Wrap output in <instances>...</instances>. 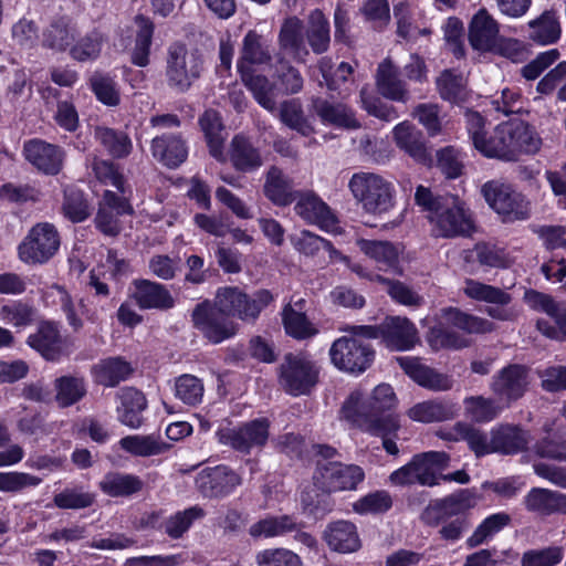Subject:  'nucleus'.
<instances>
[{
    "label": "nucleus",
    "instance_id": "nucleus-61",
    "mask_svg": "<svg viewBox=\"0 0 566 566\" xmlns=\"http://www.w3.org/2000/svg\"><path fill=\"white\" fill-rule=\"evenodd\" d=\"M103 43V34L97 30H93L70 46V55L78 62L95 60L101 54Z\"/></svg>",
    "mask_w": 566,
    "mask_h": 566
},
{
    "label": "nucleus",
    "instance_id": "nucleus-41",
    "mask_svg": "<svg viewBox=\"0 0 566 566\" xmlns=\"http://www.w3.org/2000/svg\"><path fill=\"white\" fill-rule=\"evenodd\" d=\"M77 34L76 27L67 17L53 19L43 31V45L59 52L71 46Z\"/></svg>",
    "mask_w": 566,
    "mask_h": 566
},
{
    "label": "nucleus",
    "instance_id": "nucleus-21",
    "mask_svg": "<svg viewBox=\"0 0 566 566\" xmlns=\"http://www.w3.org/2000/svg\"><path fill=\"white\" fill-rule=\"evenodd\" d=\"M294 211L304 221L316 224L326 231H334L337 227V218L315 192H298L295 199Z\"/></svg>",
    "mask_w": 566,
    "mask_h": 566
},
{
    "label": "nucleus",
    "instance_id": "nucleus-35",
    "mask_svg": "<svg viewBox=\"0 0 566 566\" xmlns=\"http://www.w3.org/2000/svg\"><path fill=\"white\" fill-rule=\"evenodd\" d=\"M528 512L548 516L566 513V494L543 488H533L524 497Z\"/></svg>",
    "mask_w": 566,
    "mask_h": 566
},
{
    "label": "nucleus",
    "instance_id": "nucleus-40",
    "mask_svg": "<svg viewBox=\"0 0 566 566\" xmlns=\"http://www.w3.org/2000/svg\"><path fill=\"white\" fill-rule=\"evenodd\" d=\"M357 245L364 254L377 263L380 270H392L395 273H400L398 270L399 250L391 242L359 239Z\"/></svg>",
    "mask_w": 566,
    "mask_h": 566
},
{
    "label": "nucleus",
    "instance_id": "nucleus-19",
    "mask_svg": "<svg viewBox=\"0 0 566 566\" xmlns=\"http://www.w3.org/2000/svg\"><path fill=\"white\" fill-rule=\"evenodd\" d=\"M528 385V369L523 365L511 364L493 375L490 389L500 401L510 405L525 395Z\"/></svg>",
    "mask_w": 566,
    "mask_h": 566
},
{
    "label": "nucleus",
    "instance_id": "nucleus-18",
    "mask_svg": "<svg viewBox=\"0 0 566 566\" xmlns=\"http://www.w3.org/2000/svg\"><path fill=\"white\" fill-rule=\"evenodd\" d=\"M463 293L471 300L493 304L486 308V314L497 321L510 322L517 317V312L509 307L512 296L504 290L473 279H467Z\"/></svg>",
    "mask_w": 566,
    "mask_h": 566
},
{
    "label": "nucleus",
    "instance_id": "nucleus-9",
    "mask_svg": "<svg viewBox=\"0 0 566 566\" xmlns=\"http://www.w3.org/2000/svg\"><path fill=\"white\" fill-rule=\"evenodd\" d=\"M319 368L303 354H286L279 367V382L291 396L307 395L318 381Z\"/></svg>",
    "mask_w": 566,
    "mask_h": 566
},
{
    "label": "nucleus",
    "instance_id": "nucleus-20",
    "mask_svg": "<svg viewBox=\"0 0 566 566\" xmlns=\"http://www.w3.org/2000/svg\"><path fill=\"white\" fill-rule=\"evenodd\" d=\"M272 61V40L255 30H249L242 39L240 56L237 62L238 71H253V66L269 65Z\"/></svg>",
    "mask_w": 566,
    "mask_h": 566
},
{
    "label": "nucleus",
    "instance_id": "nucleus-15",
    "mask_svg": "<svg viewBox=\"0 0 566 566\" xmlns=\"http://www.w3.org/2000/svg\"><path fill=\"white\" fill-rule=\"evenodd\" d=\"M242 482V476L226 464L203 468L195 478L196 490L209 500L229 496Z\"/></svg>",
    "mask_w": 566,
    "mask_h": 566
},
{
    "label": "nucleus",
    "instance_id": "nucleus-23",
    "mask_svg": "<svg viewBox=\"0 0 566 566\" xmlns=\"http://www.w3.org/2000/svg\"><path fill=\"white\" fill-rule=\"evenodd\" d=\"M506 134V160H515L520 154H535L542 140L535 129L523 120L504 123Z\"/></svg>",
    "mask_w": 566,
    "mask_h": 566
},
{
    "label": "nucleus",
    "instance_id": "nucleus-59",
    "mask_svg": "<svg viewBox=\"0 0 566 566\" xmlns=\"http://www.w3.org/2000/svg\"><path fill=\"white\" fill-rule=\"evenodd\" d=\"M511 522V516L507 513L501 512L488 516L467 539L469 548L476 547L485 543L489 538L499 533L502 528L507 526Z\"/></svg>",
    "mask_w": 566,
    "mask_h": 566
},
{
    "label": "nucleus",
    "instance_id": "nucleus-45",
    "mask_svg": "<svg viewBox=\"0 0 566 566\" xmlns=\"http://www.w3.org/2000/svg\"><path fill=\"white\" fill-rule=\"evenodd\" d=\"M135 24L137 30L130 52V62L136 66L146 67L150 62V46L155 27L149 18L142 14L135 17Z\"/></svg>",
    "mask_w": 566,
    "mask_h": 566
},
{
    "label": "nucleus",
    "instance_id": "nucleus-57",
    "mask_svg": "<svg viewBox=\"0 0 566 566\" xmlns=\"http://www.w3.org/2000/svg\"><path fill=\"white\" fill-rule=\"evenodd\" d=\"M296 522L290 515L270 516L251 525L252 537H275L296 530Z\"/></svg>",
    "mask_w": 566,
    "mask_h": 566
},
{
    "label": "nucleus",
    "instance_id": "nucleus-37",
    "mask_svg": "<svg viewBox=\"0 0 566 566\" xmlns=\"http://www.w3.org/2000/svg\"><path fill=\"white\" fill-rule=\"evenodd\" d=\"M118 420L126 427L138 429L144 422L143 412L147 408L144 394L135 388H125L119 395Z\"/></svg>",
    "mask_w": 566,
    "mask_h": 566
},
{
    "label": "nucleus",
    "instance_id": "nucleus-29",
    "mask_svg": "<svg viewBox=\"0 0 566 566\" xmlns=\"http://www.w3.org/2000/svg\"><path fill=\"white\" fill-rule=\"evenodd\" d=\"M499 24L485 10L480 9L472 18L469 28V41L473 49L492 50L499 40Z\"/></svg>",
    "mask_w": 566,
    "mask_h": 566
},
{
    "label": "nucleus",
    "instance_id": "nucleus-30",
    "mask_svg": "<svg viewBox=\"0 0 566 566\" xmlns=\"http://www.w3.org/2000/svg\"><path fill=\"white\" fill-rule=\"evenodd\" d=\"M304 25L297 17L286 18L280 29L277 43L282 56L284 53L296 62H304L308 51L304 46Z\"/></svg>",
    "mask_w": 566,
    "mask_h": 566
},
{
    "label": "nucleus",
    "instance_id": "nucleus-39",
    "mask_svg": "<svg viewBox=\"0 0 566 566\" xmlns=\"http://www.w3.org/2000/svg\"><path fill=\"white\" fill-rule=\"evenodd\" d=\"M397 146L419 163L430 159L422 133L408 122H402L394 128Z\"/></svg>",
    "mask_w": 566,
    "mask_h": 566
},
{
    "label": "nucleus",
    "instance_id": "nucleus-33",
    "mask_svg": "<svg viewBox=\"0 0 566 566\" xmlns=\"http://www.w3.org/2000/svg\"><path fill=\"white\" fill-rule=\"evenodd\" d=\"M263 192L272 203L279 207L291 205L298 195V191L294 190L293 180L276 166H271L266 171Z\"/></svg>",
    "mask_w": 566,
    "mask_h": 566
},
{
    "label": "nucleus",
    "instance_id": "nucleus-11",
    "mask_svg": "<svg viewBox=\"0 0 566 566\" xmlns=\"http://www.w3.org/2000/svg\"><path fill=\"white\" fill-rule=\"evenodd\" d=\"M229 316L219 308L216 298L197 304L191 314L193 326L212 344H220L237 334L238 324Z\"/></svg>",
    "mask_w": 566,
    "mask_h": 566
},
{
    "label": "nucleus",
    "instance_id": "nucleus-14",
    "mask_svg": "<svg viewBox=\"0 0 566 566\" xmlns=\"http://www.w3.org/2000/svg\"><path fill=\"white\" fill-rule=\"evenodd\" d=\"M364 478L360 467L340 462H318L313 476L316 488L326 493L355 490Z\"/></svg>",
    "mask_w": 566,
    "mask_h": 566
},
{
    "label": "nucleus",
    "instance_id": "nucleus-50",
    "mask_svg": "<svg viewBox=\"0 0 566 566\" xmlns=\"http://www.w3.org/2000/svg\"><path fill=\"white\" fill-rule=\"evenodd\" d=\"M305 34L307 43L315 54H322L328 50L331 43L329 22L321 10L310 13Z\"/></svg>",
    "mask_w": 566,
    "mask_h": 566
},
{
    "label": "nucleus",
    "instance_id": "nucleus-47",
    "mask_svg": "<svg viewBox=\"0 0 566 566\" xmlns=\"http://www.w3.org/2000/svg\"><path fill=\"white\" fill-rule=\"evenodd\" d=\"M205 510L199 505L178 511L164 520L160 530L171 539L181 538L192 526L195 521L203 518Z\"/></svg>",
    "mask_w": 566,
    "mask_h": 566
},
{
    "label": "nucleus",
    "instance_id": "nucleus-54",
    "mask_svg": "<svg viewBox=\"0 0 566 566\" xmlns=\"http://www.w3.org/2000/svg\"><path fill=\"white\" fill-rule=\"evenodd\" d=\"M54 389L55 401L62 408L75 405L83 399L87 392L84 378L71 375L56 378Z\"/></svg>",
    "mask_w": 566,
    "mask_h": 566
},
{
    "label": "nucleus",
    "instance_id": "nucleus-17",
    "mask_svg": "<svg viewBox=\"0 0 566 566\" xmlns=\"http://www.w3.org/2000/svg\"><path fill=\"white\" fill-rule=\"evenodd\" d=\"M524 300L531 308L545 313L554 321L555 325L545 319L537 321V329L543 335L554 339L566 337V301L557 302L549 294L536 290H527Z\"/></svg>",
    "mask_w": 566,
    "mask_h": 566
},
{
    "label": "nucleus",
    "instance_id": "nucleus-60",
    "mask_svg": "<svg viewBox=\"0 0 566 566\" xmlns=\"http://www.w3.org/2000/svg\"><path fill=\"white\" fill-rule=\"evenodd\" d=\"M463 403L467 417L476 422L491 421L501 412L493 399L483 396L468 397Z\"/></svg>",
    "mask_w": 566,
    "mask_h": 566
},
{
    "label": "nucleus",
    "instance_id": "nucleus-51",
    "mask_svg": "<svg viewBox=\"0 0 566 566\" xmlns=\"http://www.w3.org/2000/svg\"><path fill=\"white\" fill-rule=\"evenodd\" d=\"M408 416L415 421L424 423L446 421L455 416V408L454 405L447 401L428 400L410 408Z\"/></svg>",
    "mask_w": 566,
    "mask_h": 566
},
{
    "label": "nucleus",
    "instance_id": "nucleus-1",
    "mask_svg": "<svg viewBox=\"0 0 566 566\" xmlns=\"http://www.w3.org/2000/svg\"><path fill=\"white\" fill-rule=\"evenodd\" d=\"M441 318L443 322L432 326L427 334V342L436 352L441 349L459 350L471 345L467 336L452 327L468 334H486L495 329V325L491 321L462 312L457 307L442 308Z\"/></svg>",
    "mask_w": 566,
    "mask_h": 566
},
{
    "label": "nucleus",
    "instance_id": "nucleus-28",
    "mask_svg": "<svg viewBox=\"0 0 566 566\" xmlns=\"http://www.w3.org/2000/svg\"><path fill=\"white\" fill-rule=\"evenodd\" d=\"M226 155L232 167L244 174L256 171L264 164L260 149L242 135H235L231 139Z\"/></svg>",
    "mask_w": 566,
    "mask_h": 566
},
{
    "label": "nucleus",
    "instance_id": "nucleus-63",
    "mask_svg": "<svg viewBox=\"0 0 566 566\" xmlns=\"http://www.w3.org/2000/svg\"><path fill=\"white\" fill-rule=\"evenodd\" d=\"M176 396L187 405L195 406L201 402L203 397V384L193 375L179 376L175 382Z\"/></svg>",
    "mask_w": 566,
    "mask_h": 566
},
{
    "label": "nucleus",
    "instance_id": "nucleus-8",
    "mask_svg": "<svg viewBox=\"0 0 566 566\" xmlns=\"http://www.w3.org/2000/svg\"><path fill=\"white\" fill-rule=\"evenodd\" d=\"M432 234L436 238L470 235L473 220L464 203L457 197H446L436 211L428 214Z\"/></svg>",
    "mask_w": 566,
    "mask_h": 566
},
{
    "label": "nucleus",
    "instance_id": "nucleus-27",
    "mask_svg": "<svg viewBox=\"0 0 566 566\" xmlns=\"http://www.w3.org/2000/svg\"><path fill=\"white\" fill-rule=\"evenodd\" d=\"M150 150L153 157L168 168L179 167L188 157V148L180 134L156 135Z\"/></svg>",
    "mask_w": 566,
    "mask_h": 566
},
{
    "label": "nucleus",
    "instance_id": "nucleus-12",
    "mask_svg": "<svg viewBox=\"0 0 566 566\" xmlns=\"http://www.w3.org/2000/svg\"><path fill=\"white\" fill-rule=\"evenodd\" d=\"M333 365L349 374H361L370 367L375 352L371 346L356 336H343L329 348Z\"/></svg>",
    "mask_w": 566,
    "mask_h": 566
},
{
    "label": "nucleus",
    "instance_id": "nucleus-25",
    "mask_svg": "<svg viewBox=\"0 0 566 566\" xmlns=\"http://www.w3.org/2000/svg\"><path fill=\"white\" fill-rule=\"evenodd\" d=\"M382 342L391 350L405 352L419 340L415 324L406 317L390 316L382 322Z\"/></svg>",
    "mask_w": 566,
    "mask_h": 566
},
{
    "label": "nucleus",
    "instance_id": "nucleus-55",
    "mask_svg": "<svg viewBox=\"0 0 566 566\" xmlns=\"http://www.w3.org/2000/svg\"><path fill=\"white\" fill-rule=\"evenodd\" d=\"M282 322L286 334L298 340L311 338L317 333L305 313L297 311L291 304L283 307Z\"/></svg>",
    "mask_w": 566,
    "mask_h": 566
},
{
    "label": "nucleus",
    "instance_id": "nucleus-56",
    "mask_svg": "<svg viewBox=\"0 0 566 566\" xmlns=\"http://www.w3.org/2000/svg\"><path fill=\"white\" fill-rule=\"evenodd\" d=\"M94 137L113 157L124 158L132 151V140L128 135L123 132L97 126L94 129Z\"/></svg>",
    "mask_w": 566,
    "mask_h": 566
},
{
    "label": "nucleus",
    "instance_id": "nucleus-52",
    "mask_svg": "<svg viewBox=\"0 0 566 566\" xmlns=\"http://www.w3.org/2000/svg\"><path fill=\"white\" fill-rule=\"evenodd\" d=\"M319 72L324 78L326 87L329 91H337L343 97L350 94V90L346 84L352 80L354 69L346 62L339 63L333 72L332 61L328 57H323L318 62Z\"/></svg>",
    "mask_w": 566,
    "mask_h": 566
},
{
    "label": "nucleus",
    "instance_id": "nucleus-34",
    "mask_svg": "<svg viewBox=\"0 0 566 566\" xmlns=\"http://www.w3.org/2000/svg\"><path fill=\"white\" fill-rule=\"evenodd\" d=\"M312 111L325 124L348 129L359 127L355 113L343 103H332L323 97H313Z\"/></svg>",
    "mask_w": 566,
    "mask_h": 566
},
{
    "label": "nucleus",
    "instance_id": "nucleus-32",
    "mask_svg": "<svg viewBox=\"0 0 566 566\" xmlns=\"http://www.w3.org/2000/svg\"><path fill=\"white\" fill-rule=\"evenodd\" d=\"M210 156L219 163L227 161L224 142L227 132L221 115L214 109H207L199 118Z\"/></svg>",
    "mask_w": 566,
    "mask_h": 566
},
{
    "label": "nucleus",
    "instance_id": "nucleus-53",
    "mask_svg": "<svg viewBox=\"0 0 566 566\" xmlns=\"http://www.w3.org/2000/svg\"><path fill=\"white\" fill-rule=\"evenodd\" d=\"M530 39L541 45L556 43L560 38V24L553 11H545L528 23Z\"/></svg>",
    "mask_w": 566,
    "mask_h": 566
},
{
    "label": "nucleus",
    "instance_id": "nucleus-36",
    "mask_svg": "<svg viewBox=\"0 0 566 566\" xmlns=\"http://www.w3.org/2000/svg\"><path fill=\"white\" fill-rule=\"evenodd\" d=\"M324 539L331 549L338 553H353L360 548L356 526L348 521H336L327 525Z\"/></svg>",
    "mask_w": 566,
    "mask_h": 566
},
{
    "label": "nucleus",
    "instance_id": "nucleus-6",
    "mask_svg": "<svg viewBox=\"0 0 566 566\" xmlns=\"http://www.w3.org/2000/svg\"><path fill=\"white\" fill-rule=\"evenodd\" d=\"M274 297L269 290H258L252 295L239 287H220L216 294V303L228 315L245 323H255L262 311L268 307Z\"/></svg>",
    "mask_w": 566,
    "mask_h": 566
},
{
    "label": "nucleus",
    "instance_id": "nucleus-26",
    "mask_svg": "<svg viewBox=\"0 0 566 566\" xmlns=\"http://www.w3.org/2000/svg\"><path fill=\"white\" fill-rule=\"evenodd\" d=\"M133 285V297L139 308L166 311L175 306V300L165 285L146 279L134 280Z\"/></svg>",
    "mask_w": 566,
    "mask_h": 566
},
{
    "label": "nucleus",
    "instance_id": "nucleus-58",
    "mask_svg": "<svg viewBox=\"0 0 566 566\" xmlns=\"http://www.w3.org/2000/svg\"><path fill=\"white\" fill-rule=\"evenodd\" d=\"M454 431L455 439L467 441L476 457L493 453L492 436L489 438L486 432L463 422L455 423Z\"/></svg>",
    "mask_w": 566,
    "mask_h": 566
},
{
    "label": "nucleus",
    "instance_id": "nucleus-48",
    "mask_svg": "<svg viewBox=\"0 0 566 566\" xmlns=\"http://www.w3.org/2000/svg\"><path fill=\"white\" fill-rule=\"evenodd\" d=\"M239 73L254 99L266 111L274 112L276 109L274 84L265 75L254 74L253 71Z\"/></svg>",
    "mask_w": 566,
    "mask_h": 566
},
{
    "label": "nucleus",
    "instance_id": "nucleus-42",
    "mask_svg": "<svg viewBox=\"0 0 566 566\" xmlns=\"http://www.w3.org/2000/svg\"><path fill=\"white\" fill-rule=\"evenodd\" d=\"M376 83L382 96L398 102L408 99L405 82L399 78L398 70L391 61L385 60L378 65Z\"/></svg>",
    "mask_w": 566,
    "mask_h": 566
},
{
    "label": "nucleus",
    "instance_id": "nucleus-62",
    "mask_svg": "<svg viewBox=\"0 0 566 566\" xmlns=\"http://www.w3.org/2000/svg\"><path fill=\"white\" fill-rule=\"evenodd\" d=\"M280 118L286 126L304 136L313 132V128L304 117L302 105L297 99L285 101L281 104Z\"/></svg>",
    "mask_w": 566,
    "mask_h": 566
},
{
    "label": "nucleus",
    "instance_id": "nucleus-43",
    "mask_svg": "<svg viewBox=\"0 0 566 566\" xmlns=\"http://www.w3.org/2000/svg\"><path fill=\"white\" fill-rule=\"evenodd\" d=\"M359 428L371 436L380 437L382 447L388 454L397 455L399 449L395 439L400 428L399 421L395 415H388L382 420L358 419Z\"/></svg>",
    "mask_w": 566,
    "mask_h": 566
},
{
    "label": "nucleus",
    "instance_id": "nucleus-44",
    "mask_svg": "<svg viewBox=\"0 0 566 566\" xmlns=\"http://www.w3.org/2000/svg\"><path fill=\"white\" fill-rule=\"evenodd\" d=\"M28 344L48 360H55L61 355V336L53 323L41 324L38 331L29 336Z\"/></svg>",
    "mask_w": 566,
    "mask_h": 566
},
{
    "label": "nucleus",
    "instance_id": "nucleus-22",
    "mask_svg": "<svg viewBox=\"0 0 566 566\" xmlns=\"http://www.w3.org/2000/svg\"><path fill=\"white\" fill-rule=\"evenodd\" d=\"M400 368L419 386L433 390L446 391L452 388L453 379L421 363L419 357H396Z\"/></svg>",
    "mask_w": 566,
    "mask_h": 566
},
{
    "label": "nucleus",
    "instance_id": "nucleus-4",
    "mask_svg": "<svg viewBox=\"0 0 566 566\" xmlns=\"http://www.w3.org/2000/svg\"><path fill=\"white\" fill-rule=\"evenodd\" d=\"M397 399L394 389L388 384L378 385L371 396L363 400L361 395L353 392L342 407L343 417L359 428L358 419L382 420L396 407Z\"/></svg>",
    "mask_w": 566,
    "mask_h": 566
},
{
    "label": "nucleus",
    "instance_id": "nucleus-46",
    "mask_svg": "<svg viewBox=\"0 0 566 566\" xmlns=\"http://www.w3.org/2000/svg\"><path fill=\"white\" fill-rule=\"evenodd\" d=\"M99 489L112 497H127L142 491L144 483L134 474L108 472L99 481Z\"/></svg>",
    "mask_w": 566,
    "mask_h": 566
},
{
    "label": "nucleus",
    "instance_id": "nucleus-5",
    "mask_svg": "<svg viewBox=\"0 0 566 566\" xmlns=\"http://www.w3.org/2000/svg\"><path fill=\"white\" fill-rule=\"evenodd\" d=\"M203 61L198 51L189 50L185 44L174 43L167 50V85L178 92H187L200 77Z\"/></svg>",
    "mask_w": 566,
    "mask_h": 566
},
{
    "label": "nucleus",
    "instance_id": "nucleus-49",
    "mask_svg": "<svg viewBox=\"0 0 566 566\" xmlns=\"http://www.w3.org/2000/svg\"><path fill=\"white\" fill-rule=\"evenodd\" d=\"M120 448L135 457L158 455L171 448V444L163 441L159 437L149 436H127L119 440Z\"/></svg>",
    "mask_w": 566,
    "mask_h": 566
},
{
    "label": "nucleus",
    "instance_id": "nucleus-13",
    "mask_svg": "<svg viewBox=\"0 0 566 566\" xmlns=\"http://www.w3.org/2000/svg\"><path fill=\"white\" fill-rule=\"evenodd\" d=\"M482 193L489 206L502 216L505 222L524 220L530 216L528 201L509 186L489 181L482 187Z\"/></svg>",
    "mask_w": 566,
    "mask_h": 566
},
{
    "label": "nucleus",
    "instance_id": "nucleus-3",
    "mask_svg": "<svg viewBox=\"0 0 566 566\" xmlns=\"http://www.w3.org/2000/svg\"><path fill=\"white\" fill-rule=\"evenodd\" d=\"M450 457L443 451H428L412 457L406 465L394 471L389 481L394 485L420 484L434 486L439 484V473L449 465Z\"/></svg>",
    "mask_w": 566,
    "mask_h": 566
},
{
    "label": "nucleus",
    "instance_id": "nucleus-24",
    "mask_svg": "<svg viewBox=\"0 0 566 566\" xmlns=\"http://www.w3.org/2000/svg\"><path fill=\"white\" fill-rule=\"evenodd\" d=\"M25 159L46 175H56L63 166V150L52 144L40 139H32L24 144Z\"/></svg>",
    "mask_w": 566,
    "mask_h": 566
},
{
    "label": "nucleus",
    "instance_id": "nucleus-16",
    "mask_svg": "<svg viewBox=\"0 0 566 566\" xmlns=\"http://www.w3.org/2000/svg\"><path fill=\"white\" fill-rule=\"evenodd\" d=\"M467 129L473 146L485 157L506 160L505 125H497L491 135L485 132V119L478 112L465 113Z\"/></svg>",
    "mask_w": 566,
    "mask_h": 566
},
{
    "label": "nucleus",
    "instance_id": "nucleus-2",
    "mask_svg": "<svg viewBox=\"0 0 566 566\" xmlns=\"http://www.w3.org/2000/svg\"><path fill=\"white\" fill-rule=\"evenodd\" d=\"M348 189L356 203L368 214L382 216L395 206L394 185L378 174L355 172L348 181Z\"/></svg>",
    "mask_w": 566,
    "mask_h": 566
},
{
    "label": "nucleus",
    "instance_id": "nucleus-64",
    "mask_svg": "<svg viewBox=\"0 0 566 566\" xmlns=\"http://www.w3.org/2000/svg\"><path fill=\"white\" fill-rule=\"evenodd\" d=\"M564 556L563 548L549 546L542 549H528L523 553L521 566H556Z\"/></svg>",
    "mask_w": 566,
    "mask_h": 566
},
{
    "label": "nucleus",
    "instance_id": "nucleus-7",
    "mask_svg": "<svg viewBox=\"0 0 566 566\" xmlns=\"http://www.w3.org/2000/svg\"><path fill=\"white\" fill-rule=\"evenodd\" d=\"M271 422L268 418H256L237 427H222L216 432L219 443L249 455L252 451H261L269 441Z\"/></svg>",
    "mask_w": 566,
    "mask_h": 566
},
{
    "label": "nucleus",
    "instance_id": "nucleus-10",
    "mask_svg": "<svg viewBox=\"0 0 566 566\" xmlns=\"http://www.w3.org/2000/svg\"><path fill=\"white\" fill-rule=\"evenodd\" d=\"M61 244L54 224L40 222L33 226L18 247L19 258L27 264H43L52 259Z\"/></svg>",
    "mask_w": 566,
    "mask_h": 566
},
{
    "label": "nucleus",
    "instance_id": "nucleus-38",
    "mask_svg": "<svg viewBox=\"0 0 566 566\" xmlns=\"http://www.w3.org/2000/svg\"><path fill=\"white\" fill-rule=\"evenodd\" d=\"M133 373L132 365L122 357L101 359L92 367L95 382L104 387H115Z\"/></svg>",
    "mask_w": 566,
    "mask_h": 566
},
{
    "label": "nucleus",
    "instance_id": "nucleus-31",
    "mask_svg": "<svg viewBox=\"0 0 566 566\" xmlns=\"http://www.w3.org/2000/svg\"><path fill=\"white\" fill-rule=\"evenodd\" d=\"M493 453L516 454L526 449L531 437L520 426L502 423L491 430Z\"/></svg>",
    "mask_w": 566,
    "mask_h": 566
}]
</instances>
